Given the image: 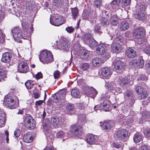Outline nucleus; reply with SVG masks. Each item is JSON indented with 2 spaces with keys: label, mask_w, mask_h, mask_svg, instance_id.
Segmentation results:
<instances>
[{
  "label": "nucleus",
  "mask_w": 150,
  "mask_h": 150,
  "mask_svg": "<svg viewBox=\"0 0 150 150\" xmlns=\"http://www.w3.org/2000/svg\"><path fill=\"white\" fill-rule=\"evenodd\" d=\"M35 122L33 118L31 116L27 115L25 120V127L28 129H33L35 126Z\"/></svg>",
  "instance_id": "obj_4"
},
{
  "label": "nucleus",
  "mask_w": 150,
  "mask_h": 150,
  "mask_svg": "<svg viewBox=\"0 0 150 150\" xmlns=\"http://www.w3.org/2000/svg\"><path fill=\"white\" fill-rule=\"evenodd\" d=\"M92 37V34L86 33L83 35L82 38L84 42L87 44L93 38Z\"/></svg>",
  "instance_id": "obj_25"
},
{
  "label": "nucleus",
  "mask_w": 150,
  "mask_h": 150,
  "mask_svg": "<svg viewBox=\"0 0 150 150\" xmlns=\"http://www.w3.org/2000/svg\"><path fill=\"white\" fill-rule=\"evenodd\" d=\"M144 133L146 137H150V129L144 128L143 130Z\"/></svg>",
  "instance_id": "obj_48"
},
{
  "label": "nucleus",
  "mask_w": 150,
  "mask_h": 150,
  "mask_svg": "<svg viewBox=\"0 0 150 150\" xmlns=\"http://www.w3.org/2000/svg\"><path fill=\"white\" fill-rule=\"evenodd\" d=\"M5 35L3 34L0 29V42L3 43L4 40V38Z\"/></svg>",
  "instance_id": "obj_60"
},
{
  "label": "nucleus",
  "mask_w": 150,
  "mask_h": 150,
  "mask_svg": "<svg viewBox=\"0 0 150 150\" xmlns=\"http://www.w3.org/2000/svg\"><path fill=\"white\" fill-rule=\"evenodd\" d=\"M23 140L24 142L26 143H31L33 141V137L31 134L28 132L25 134L23 137Z\"/></svg>",
  "instance_id": "obj_23"
},
{
  "label": "nucleus",
  "mask_w": 150,
  "mask_h": 150,
  "mask_svg": "<svg viewBox=\"0 0 150 150\" xmlns=\"http://www.w3.org/2000/svg\"><path fill=\"white\" fill-rule=\"evenodd\" d=\"M90 65L89 63H83L81 65V69L83 71L86 70L90 68Z\"/></svg>",
  "instance_id": "obj_44"
},
{
  "label": "nucleus",
  "mask_w": 150,
  "mask_h": 150,
  "mask_svg": "<svg viewBox=\"0 0 150 150\" xmlns=\"http://www.w3.org/2000/svg\"><path fill=\"white\" fill-rule=\"evenodd\" d=\"M70 43L67 41H62L60 42L59 49L64 51H68L70 47Z\"/></svg>",
  "instance_id": "obj_16"
},
{
  "label": "nucleus",
  "mask_w": 150,
  "mask_h": 150,
  "mask_svg": "<svg viewBox=\"0 0 150 150\" xmlns=\"http://www.w3.org/2000/svg\"><path fill=\"white\" fill-rule=\"evenodd\" d=\"M117 81L120 85L123 86L127 84L129 81L127 78L123 76H121L119 77Z\"/></svg>",
  "instance_id": "obj_27"
},
{
  "label": "nucleus",
  "mask_w": 150,
  "mask_h": 150,
  "mask_svg": "<svg viewBox=\"0 0 150 150\" xmlns=\"http://www.w3.org/2000/svg\"><path fill=\"white\" fill-rule=\"evenodd\" d=\"M128 133L127 130L122 129L118 131L115 134V137L120 139H125L128 135Z\"/></svg>",
  "instance_id": "obj_12"
},
{
  "label": "nucleus",
  "mask_w": 150,
  "mask_h": 150,
  "mask_svg": "<svg viewBox=\"0 0 150 150\" xmlns=\"http://www.w3.org/2000/svg\"><path fill=\"white\" fill-rule=\"evenodd\" d=\"M72 18L75 20L78 14V10L77 8H71Z\"/></svg>",
  "instance_id": "obj_36"
},
{
  "label": "nucleus",
  "mask_w": 150,
  "mask_h": 150,
  "mask_svg": "<svg viewBox=\"0 0 150 150\" xmlns=\"http://www.w3.org/2000/svg\"><path fill=\"white\" fill-rule=\"evenodd\" d=\"M142 137L141 134L139 133L135 134L133 137L134 142L135 143H139L142 140Z\"/></svg>",
  "instance_id": "obj_35"
},
{
  "label": "nucleus",
  "mask_w": 150,
  "mask_h": 150,
  "mask_svg": "<svg viewBox=\"0 0 150 150\" xmlns=\"http://www.w3.org/2000/svg\"><path fill=\"white\" fill-rule=\"evenodd\" d=\"M12 33L15 40L20 42L19 40L22 38V33L20 29L18 27L14 28L12 30Z\"/></svg>",
  "instance_id": "obj_8"
},
{
  "label": "nucleus",
  "mask_w": 150,
  "mask_h": 150,
  "mask_svg": "<svg viewBox=\"0 0 150 150\" xmlns=\"http://www.w3.org/2000/svg\"><path fill=\"white\" fill-rule=\"evenodd\" d=\"M101 29V27L100 24H97L95 25V26L93 30L95 33H98Z\"/></svg>",
  "instance_id": "obj_50"
},
{
  "label": "nucleus",
  "mask_w": 150,
  "mask_h": 150,
  "mask_svg": "<svg viewBox=\"0 0 150 150\" xmlns=\"http://www.w3.org/2000/svg\"><path fill=\"white\" fill-rule=\"evenodd\" d=\"M63 0H54L53 4L57 7H61L63 5Z\"/></svg>",
  "instance_id": "obj_40"
},
{
  "label": "nucleus",
  "mask_w": 150,
  "mask_h": 150,
  "mask_svg": "<svg viewBox=\"0 0 150 150\" xmlns=\"http://www.w3.org/2000/svg\"><path fill=\"white\" fill-rule=\"evenodd\" d=\"M129 25L128 23L125 21L122 22L119 26V28L121 30L126 31L129 28Z\"/></svg>",
  "instance_id": "obj_28"
},
{
  "label": "nucleus",
  "mask_w": 150,
  "mask_h": 150,
  "mask_svg": "<svg viewBox=\"0 0 150 150\" xmlns=\"http://www.w3.org/2000/svg\"><path fill=\"white\" fill-rule=\"evenodd\" d=\"M87 44L92 49L97 46L98 43L96 40L92 38L89 42V43H88Z\"/></svg>",
  "instance_id": "obj_37"
},
{
  "label": "nucleus",
  "mask_w": 150,
  "mask_h": 150,
  "mask_svg": "<svg viewBox=\"0 0 150 150\" xmlns=\"http://www.w3.org/2000/svg\"><path fill=\"white\" fill-rule=\"evenodd\" d=\"M79 54L80 57L83 59H87L88 57V52L85 50H81Z\"/></svg>",
  "instance_id": "obj_30"
},
{
  "label": "nucleus",
  "mask_w": 150,
  "mask_h": 150,
  "mask_svg": "<svg viewBox=\"0 0 150 150\" xmlns=\"http://www.w3.org/2000/svg\"><path fill=\"white\" fill-rule=\"evenodd\" d=\"M74 110V107L72 104H68L66 107V110L67 112L66 113L68 114H71V112H73Z\"/></svg>",
  "instance_id": "obj_34"
},
{
  "label": "nucleus",
  "mask_w": 150,
  "mask_h": 150,
  "mask_svg": "<svg viewBox=\"0 0 150 150\" xmlns=\"http://www.w3.org/2000/svg\"><path fill=\"white\" fill-rule=\"evenodd\" d=\"M133 95V91L131 90L127 91L125 94V96L126 98L127 97H132Z\"/></svg>",
  "instance_id": "obj_51"
},
{
  "label": "nucleus",
  "mask_w": 150,
  "mask_h": 150,
  "mask_svg": "<svg viewBox=\"0 0 150 150\" xmlns=\"http://www.w3.org/2000/svg\"><path fill=\"white\" fill-rule=\"evenodd\" d=\"M138 67L140 68H142L144 65V60L142 57H140L138 60Z\"/></svg>",
  "instance_id": "obj_47"
},
{
  "label": "nucleus",
  "mask_w": 150,
  "mask_h": 150,
  "mask_svg": "<svg viewBox=\"0 0 150 150\" xmlns=\"http://www.w3.org/2000/svg\"><path fill=\"white\" fill-rule=\"evenodd\" d=\"M17 71L18 72L26 73L29 71V66L27 63L24 61L20 62L18 64Z\"/></svg>",
  "instance_id": "obj_6"
},
{
  "label": "nucleus",
  "mask_w": 150,
  "mask_h": 150,
  "mask_svg": "<svg viewBox=\"0 0 150 150\" xmlns=\"http://www.w3.org/2000/svg\"><path fill=\"white\" fill-rule=\"evenodd\" d=\"M106 47L105 45L103 44H99L96 49V52L98 54L102 55L105 54Z\"/></svg>",
  "instance_id": "obj_14"
},
{
  "label": "nucleus",
  "mask_w": 150,
  "mask_h": 150,
  "mask_svg": "<svg viewBox=\"0 0 150 150\" xmlns=\"http://www.w3.org/2000/svg\"><path fill=\"white\" fill-rule=\"evenodd\" d=\"M14 102L15 103H18L19 100L18 98L16 97L14 100L10 96H6L4 97V102L5 103H12Z\"/></svg>",
  "instance_id": "obj_21"
},
{
  "label": "nucleus",
  "mask_w": 150,
  "mask_h": 150,
  "mask_svg": "<svg viewBox=\"0 0 150 150\" xmlns=\"http://www.w3.org/2000/svg\"><path fill=\"white\" fill-rule=\"evenodd\" d=\"M4 105L6 108L13 109L17 108L19 106V104H3Z\"/></svg>",
  "instance_id": "obj_38"
},
{
  "label": "nucleus",
  "mask_w": 150,
  "mask_h": 150,
  "mask_svg": "<svg viewBox=\"0 0 150 150\" xmlns=\"http://www.w3.org/2000/svg\"><path fill=\"white\" fill-rule=\"evenodd\" d=\"M51 122L52 125L56 127H61L63 122L57 117L54 116L51 118Z\"/></svg>",
  "instance_id": "obj_13"
},
{
  "label": "nucleus",
  "mask_w": 150,
  "mask_h": 150,
  "mask_svg": "<svg viewBox=\"0 0 150 150\" xmlns=\"http://www.w3.org/2000/svg\"><path fill=\"white\" fill-rule=\"evenodd\" d=\"M50 22L51 24L55 26H59L63 24L60 16L57 14L53 15L52 18H50Z\"/></svg>",
  "instance_id": "obj_7"
},
{
  "label": "nucleus",
  "mask_w": 150,
  "mask_h": 150,
  "mask_svg": "<svg viewBox=\"0 0 150 150\" xmlns=\"http://www.w3.org/2000/svg\"><path fill=\"white\" fill-rule=\"evenodd\" d=\"M126 55L129 58H132L136 56L137 53L132 49L128 48L126 50Z\"/></svg>",
  "instance_id": "obj_20"
},
{
  "label": "nucleus",
  "mask_w": 150,
  "mask_h": 150,
  "mask_svg": "<svg viewBox=\"0 0 150 150\" xmlns=\"http://www.w3.org/2000/svg\"><path fill=\"white\" fill-rule=\"evenodd\" d=\"M137 62H138V60L133 59L129 63V65L132 66V67H138V63Z\"/></svg>",
  "instance_id": "obj_45"
},
{
  "label": "nucleus",
  "mask_w": 150,
  "mask_h": 150,
  "mask_svg": "<svg viewBox=\"0 0 150 150\" xmlns=\"http://www.w3.org/2000/svg\"><path fill=\"white\" fill-rule=\"evenodd\" d=\"M96 137L92 134H90L87 137V142L90 144H93L96 143L97 141Z\"/></svg>",
  "instance_id": "obj_26"
},
{
  "label": "nucleus",
  "mask_w": 150,
  "mask_h": 150,
  "mask_svg": "<svg viewBox=\"0 0 150 150\" xmlns=\"http://www.w3.org/2000/svg\"><path fill=\"white\" fill-rule=\"evenodd\" d=\"M11 59V54L10 53L6 52L3 54L1 61L3 62L8 63V64L9 65L8 63L10 62Z\"/></svg>",
  "instance_id": "obj_17"
},
{
  "label": "nucleus",
  "mask_w": 150,
  "mask_h": 150,
  "mask_svg": "<svg viewBox=\"0 0 150 150\" xmlns=\"http://www.w3.org/2000/svg\"><path fill=\"white\" fill-rule=\"evenodd\" d=\"M102 109L105 111H108L110 110L111 108L109 104H102Z\"/></svg>",
  "instance_id": "obj_42"
},
{
  "label": "nucleus",
  "mask_w": 150,
  "mask_h": 150,
  "mask_svg": "<svg viewBox=\"0 0 150 150\" xmlns=\"http://www.w3.org/2000/svg\"><path fill=\"white\" fill-rule=\"evenodd\" d=\"M57 136L58 138H61L64 135V133L62 131H60L57 133Z\"/></svg>",
  "instance_id": "obj_61"
},
{
  "label": "nucleus",
  "mask_w": 150,
  "mask_h": 150,
  "mask_svg": "<svg viewBox=\"0 0 150 150\" xmlns=\"http://www.w3.org/2000/svg\"><path fill=\"white\" fill-rule=\"evenodd\" d=\"M71 94L72 96L74 97L79 98L80 92L78 89L75 88L72 90L71 92Z\"/></svg>",
  "instance_id": "obj_39"
},
{
  "label": "nucleus",
  "mask_w": 150,
  "mask_h": 150,
  "mask_svg": "<svg viewBox=\"0 0 150 150\" xmlns=\"http://www.w3.org/2000/svg\"><path fill=\"white\" fill-rule=\"evenodd\" d=\"M94 4L97 7H99L101 6V1L100 0H96L94 1Z\"/></svg>",
  "instance_id": "obj_59"
},
{
  "label": "nucleus",
  "mask_w": 150,
  "mask_h": 150,
  "mask_svg": "<svg viewBox=\"0 0 150 150\" xmlns=\"http://www.w3.org/2000/svg\"><path fill=\"white\" fill-rule=\"evenodd\" d=\"M101 25L104 27H107L109 24V22L107 18L105 17H101L100 18Z\"/></svg>",
  "instance_id": "obj_32"
},
{
  "label": "nucleus",
  "mask_w": 150,
  "mask_h": 150,
  "mask_svg": "<svg viewBox=\"0 0 150 150\" xmlns=\"http://www.w3.org/2000/svg\"><path fill=\"white\" fill-rule=\"evenodd\" d=\"M83 92L87 95H92L93 97L95 96L97 94V92L95 88L88 86H86L83 88Z\"/></svg>",
  "instance_id": "obj_9"
},
{
  "label": "nucleus",
  "mask_w": 150,
  "mask_h": 150,
  "mask_svg": "<svg viewBox=\"0 0 150 150\" xmlns=\"http://www.w3.org/2000/svg\"><path fill=\"white\" fill-rule=\"evenodd\" d=\"M70 130L74 135L79 137L82 134L83 127L81 125L75 124L71 126Z\"/></svg>",
  "instance_id": "obj_5"
},
{
  "label": "nucleus",
  "mask_w": 150,
  "mask_h": 150,
  "mask_svg": "<svg viewBox=\"0 0 150 150\" xmlns=\"http://www.w3.org/2000/svg\"><path fill=\"white\" fill-rule=\"evenodd\" d=\"M111 24L113 25H116L118 23V19L116 15L112 16L110 20Z\"/></svg>",
  "instance_id": "obj_33"
},
{
  "label": "nucleus",
  "mask_w": 150,
  "mask_h": 150,
  "mask_svg": "<svg viewBox=\"0 0 150 150\" xmlns=\"http://www.w3.org/2000/svg\"><path fill=\"white\" fill-rule=\"evenodd\" d=\"M86 115L84 114L79 115L77 121L78 125H83L87 123V121L86 119Z\"/></svg>",
  "instance_id": "obj_24"
},
{
  "label": "nucleus",
  "mask_w": 150,
  "mask_h": 150,
  "mask_svg": "<svg viewBox=\"0 0 150 150\" xmlns=\"http://www.w3.org/2000/svg\"><path fill=\"white\" fill-rule=\"evenodd\" d=\"M67 92L64 90L60 91L57 94H54L52 98H50L47 102V103H57L60 102L64 103L66 101L65 96Z\"/></svg>",
  "instance_id": "obj_1"
},
{
  "label": "nucleus",
  "mask_w": 150,
  "mask_h": 150,
  "mask_svg": "<svg viewBox=\"0 0 150 150\" xmlns=\"http://www.w3.org/2000/svg\"><path fill=\"white\" fill-rule=\"evenodd\" d=\"M5 115L4 112L0 110V127H2L5 125Z\"/></svg>",
  "instance_id": "obj_31"
},
{
  "label": "nucleus",
  "mask_w": 150,
  "mask_h": 150,
  "mask_svg": "<svg viewBox=\"0 0 150 150\" xmlns=\"http://www.w3.org/2000/svg\"><path fill=\"white\" fill-rule=\"evenodd\" d=\"M6 77L5 71L2 69H0V81L1 79Z\"/></svg>",
  "instance_id": "obj_53"
},
{
  "label": "nucleus",
  "mask_w": 150,
  "mask_h": 150,
  "mask_svg": "<svg viewBox=\"0 0 150 150\" xmlns=\"http://www.w3.org/2000/svg\"><path fill=\"white\" fill-rule=\"evenodd\" d=\"M145 29L143 28H140L135 30L134 33V38L137 39L142 38L145 35Z\"/></svg>",
  "instance_id": "obj_11"
},
{
  "label": "nucleus",
  "mask_w": 150,
  "mask_h": 150,
  "mask_svg": "<svg viewBox=\"0 0 150 150\" xmlns=\"http://www.w3.org/2000/svg\"><path fill=\"white\" fill-rule=\"evenodd\" d=\"M122 3L125 6H129L131 3V0H122Z\"/></svg>",
  "instance_id": "obj_54"
},
{
  "label": "nucleus",
  "mask_w": 150,
  "mask_h": 150,
  "mask_svg": "<svg viewBox=\"0 0 150 150\" xmlns=\"http://www.w3.org/2000/svg\"><path fill=\"white\" fill-rule=\"evenodd\" d=\"M40 61L43 64H48L53 61V55L50 52L47 50L42 51L39 56Z\"/></svg>",
  "instance_id": "obj_2"
},
{
  "label": "nucleus",
  "mask_w": 150,
  "mask_h": 150,
  "mask_svg": "<svg viewBox=\"0 0 150 150\" xmlns=\"http://www.w3.org/2000/svg\"><path fill=\"white\" fill-rule=\"evenodd\" d=\"M147 6L146 3L144 1L142 2L139 4H137L136 8L137 11L138 12V16L137 17V18L140 20L144 16V11L146 9Z\"/></svg>",
  "instance_id": "obj_3"
},
{
  "label": "nucleus",
  "mask_w": 150,
  "mask_h": 150,
  "mask_svg": "<svg viewBox=\"0 0 150 150\" xmlns=\"http://www.w3.org/2000/svg\"><path fill=\"white\" fill-rule=\"evenodd\" d=\"M111 122L110 121H105L103 123L102 128L103 129L107 131L110 129L111 127Z\"/></svg>",
  "instance_id": "obj_29"
},
{
  "label": "nucleus",
  "mask_w": 150,
  "mask_h": 150,
  "mask_svg": "<svg viewBox=\"0 0 150 150\" xmlns=\"http://www.w3.org/2000/svg\"><path fill=\"white\" fill-rule=\"evenodd\" d=\"M101 100L103 101V103H108L109 102L111 103V102H110V100L107 99V97H106V94L102 95Z\"/></svg>",
  "instance_id": "obj_49"
},
{
  "label": "nucleus",
  "mask_w": 150,
  "mask_h": 150,
  "mask_svg": "<svg viewBox=\"0 0 150 150\" xmlns=\"http://www.w3.org/2000/svg\"><path fill=\"white\" fill-rule=\"evenodd\" d=\"M113 64L114 68L116 70H121L125 66L123 62L120 60L116 61Z\"/></svg>",
  "instance_id": "obj_22"
},
{
  "label": "nucleus",
  "mask_w": 150,
  "mask_h": 150,
  "mask_svg": "<svg viewBox=\"0 0 150 150\" xmlns=\"http://www.w3.org/2000/svg\"><path fill=\"white\" fill-rule=\"evenodd\" d=\"M102 108H103V107H102V104H100L95 106L94 109L95 111H96L97 110H102Z\"/></svg>",
  "instance_id": "obj_57"
},
{
  "label": "nucleus",
  "mask_w": 150,
  "mask_h": 150,
  "mask_svg": "<svg viewBox=\"0 0 150 150\" xmlns=\"http://www.w3.org/2000/svg\"><path fill=\"white\" fill-rule=\"evenodd\" d=\"M66 30L69 33H71L73 32L74 30V28L71 26L68 27L66 28Z\"/></svg>",
  "instance_id": "obj_58"
},
{
  "label": "nucleus",
  "mask_w": 150,
  "mask_h": 150,
  "mask_svg": "<svg viewBox=\"0 0 150 150\" xmlns=\"http://www.w3.org/2000/svg\"><path fill=\"white\" fill-rule=\"evenodd\" d=\"M112 145L114 147L116 148H122V144L117 142H114L113 143Z\"/></svg>",
  "instance_id": "obj_55"
},
{
  "label": "nucleus",
  "mask_w": 150,
  "mask_h": 150,
  "mask_svg": "<svg viewBox=\"0 0 150 150\" xmlns=\"http://www.w3.org/2000/svg\"><path fill=\"white\" fill-rule=\"evenodd\" d=\"M25 84L26 88L28 89L32 88L34 86V82L31 80L27 81L25 83Z\"/></svg>",
  "instance_id": "obj_41"
},
{
  "label": "nucleus",
  "mask_w": 150,
  "mask_h": 150,
  "mask_svg": "<svg viewBox=\"0 0 150 150\" xmlns=\"http://www.w3.org/2000/svg\"><path fill=\"white\" fill-rule=\"evenodd\" d=\"M139 96L142 99H144L147 96L148 93L146 91H142L141 93H140V94H139Z\"/></svg>",
  "instance_id": "obj_52"
},
{
  "label": "nucleus",
  "mask_w": 150,
  "mask_h": 150,
  "mask_svg": "<svg viewBox=\"0 0 150 150\" xmlns=\"http://www.w3.org/2000/svg\"><path fill=\"white\" fill-rule=\"evenodd\" d=\"M103 62V61L101 58H95L92 59L91 64L93 66L97 67L100 66Z\"/></svg>",
  "instance_id": "obj_18"
},
{
  "label": "nucleus",
  "mask_w": 150,
  "mask_h": 150,
  "mask_svg": "<svg viewBox=\"0 0 150 150\" xmlns=\"http://www.w3.org/2000/svg\"><path fill=\"white\" fill-rule=\"evenodd\" d=\"M59 74L60 72L58 71L57 70L56 71H55L53 73L54 78L55 79L58 78L59 77Z\"/></svg>",
  "instance_id": "obj_63"
},
{
  "label": "nucleus",
  "mask_w": 150,
  "mask_h": 150,
  "mask_svg": "<svg viewBox=\"0 0 150 150\" xmlns=\"http://www.w3.org/2000/svg\"><path fill=\"white\" fill-rule=\"evenodd\" d=\"M20 130L18 129H16L14 132V135L16 137H18L20 135Z\"/></svg>",
  "instance_id": "obj_62"
},
{
  "label": "nucleus",
  "mask_w": 150,
  "mask_h": 150,
  "mask_svg": "<svg viewBox=\"0 0 150 150\" xmlns=\"http://www.w3.org/2000/svg\"><path fill=\"white\" fill-rule=\"evenodd\" d=\"M143 50L146 53L150 54V46L146 47Z\"/></svg>",
  "instance_id": "obj_64"
},
{
  "label": "nucleus",
  "mask_w": 150,
  "mask_h": 150,
  "mask_svg": "<svg viewBox=\"0 0 150 150\" xmlns=\"http://www.w3.org/2000/svg\"><path fill=\"white\" fill-rule=\"evenodd\" d=\"M142 117L139 119V122L140 124L142 123L143 120L145 121H149L150 120V112L148 111H144L142 114Z\"/></svg>",
  "instance_id": "obj_15"
},
{
  "label": "nucleus",
  "mask_w": 150,
  "mask_h": 150,
  "mask_svg": "<svg viewBox=\"0 0 150 150\" xmlns=\"http://www.w3.org/2000/svg\"><path fill=\"white\" fill-rule=\"evenodd\" d=\"M99 73L100 76L106 79H108L112 74L110 69L107 67L102 68Z\"/></svg>",
  "instance_id": "obj_10"
},
{
  "label": "nucleus",
  "mask_w": 150,
  "mask_h": 150,
  "mask_svg": "<svg viewBox=\"0 0 150 150\" xmlns=\"http://www.w3.org/2000/svg\"><path fill=\"white\" fill-rule=\"evenodd\" d=\"M120 0H113L111 3V5L112 8H114L118 6L120 3Z\"/></svg>",
  "instance_id": "obj_43"
},
{
  "label": "nucleus",
  "mask_w": 150,
  "mask_h": 150,
  "mask_svg": "<svg viewBox=\"0 0 150 150\" xmlns=\"http://www.w3.org/2000/svg\"><path fill=\"white\" fill-rule=\"evenodd\" d=\"M143 88L140 86H137L135 89L136 93L138 95L140 94L143 91Z\"/></svg>",
  "instance_id": "obj_56"
},
{
  "label": "nucleus",
  "mask_w": 150,
  "mask_h": 150,
  "mask_svg": "<svg viewBox=\"0 0 150 150\" xmlns=\"http://www.w3.org/2000/svg\"><path fill=\"white\" fill-rule=\"evenodd\" d=\"M52 46L53 48L55 49H59L60 45H58V42L57 41L54 40H52Z\"/></svg>",
  "instance_id": "obj_46"
},
{
  "label": "nucleus",
  "mask_w": 150,
  "mask_h": 150,
  "mask_svg": "<svg viewBox=\"0 0 150 150\" xmlns=\"http://www.w3.org/2000/svg\"><path fill=\"white\" fill-rule=\"evenodd\" d=\"M111 49L113 52H118L121 50V46L118 43H113L112 45Z\"/></svg>",
  "instance_id": "obj_19"
}]
</instances>
